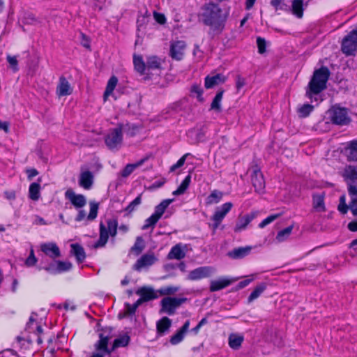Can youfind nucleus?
Returning a JSON list of instances; mask_svg holds the SVG:
<instances>
[{
	"instance_id": "obj_30",
	"label": "nucleus",
	"mask_w": 357,
	"mask_h": 357,
	"mask_svg": "<svg viewBox=\"0 0 357 357\" xmlns=\"http://www.w3.org/2000/svg\"><path fill=\"white\" fill-rule=\"evenodd\" d=\"M244 337L241 335L231 333L229 336V345L234 349H238L241 346Z\"/></svg>"
},
{
	"instance_id": "obj_1",
	"label": "nucleus",
	"mask_w": 357,
	"mask_h": 357,
	"mask_svg": "<svg viewBox=\"0 0 357 357\" xmlns=\"http://www.w3.org/2000/svg\"><path fill=\"white\" fill-rule=\"evenodd\" d=\"M222 13V9L218 5L211 2L202 6L198 17L199 21L209 26L213 32L220 33L226 20V16Z\"/></svg>"
},
{
	"instance_id": "obj_59",
	"label": "nucleus",
	"mask_w": 357,
	"mask_h": 357,
	"mask_svg": "<svg viewBox=\"0 0 357 357\" xmlns=\"http://www.w3.org/2000/svg\"><path fill=\"white\" fill-rule=\"evenodd\" d=\"M189 155V153H186L185 155H183L178 161L176 164L173 165L171 167H170V172H174L175 171L176 169L182 167L184 163H185V161L186 160V158L188 157V155Z\"/></svg>"
},
{
	"instance_id": "obj_3",
	"label": "nucleus",
	"mask_w": 357,
	"mask_h": 357,
	"mask_svg": "<svg viewBox=\"0 0 357 357\" xmlns=\"http://www.w3.org/2000/svg\"><path fill=\"white\" fill-rule=\"evenodd\" d=\"M118 222L116 219L107 220V227L102 223L100 224V237L95 243L94 248L104 247L107 243L109 235L114 237L117 233Z\"/></svg>"
},
{
	"instance_id": "obj_44",
	"label": "nucleus",
	"mask_w": 357,
	"mask_h": 357,
	"mask_svg": "<svg viewBox=\"0 0 357 357\" xmlns=\"http://www.w3.org/2000/svg\"><path fill=\"white\" fill-rule=\"evenodd\" d=\"M292 229H293V225H290V226L286 227L285 229L280 231L276 236V240L278 242L284 241L291 234Z\"/></svg>"
},
{
	"instance_id": "obj_48",
	"label": "nucleus",
	"mask_w": 357,
	"mask_h": 357,
	"mask_svg": "<svg viewBox=\"0 0 357 357\" xmlns=\"http://www.w3.org/2000/svg\"><path fill=\"white\" fill-rule=\"evenodd\" d=\"M142 202V194L139 195L126 208L125 211L131 213L135 210V208Z\"/></svg>"
},
{
	"instance_id": "obj_8",
	"label": "nucleus",
	"mask_w": 357,
	"mask_h": 357,
	"mask_svg": "<svg viewBox=\"0 0 357 357\" xmlns=\"http://www.w3.org/2000/svg\"><path fill=\"white\" fill-rule=\"evenodd\" d=\"M111 330L107 332L105 330L103 332L99 333V340L94 344V347L98 353L110 354L113 351L112 348H108V342L111 336L109 335Z\"/></svg>"
},
{
	"instance_id": "obj_19",
	"label": "nucleus",
	"mask_w": 357,
	"mask_h": 357,
	"mask_svg": "<svg viewBox=\"0 0 357 357\" xmlns=\"http://www.w3.org/2000/svg\"><path fill=\"white\" fill-rule=\"evenodd\" d=\"M257 215V212H252L245 216L240 217L234 228L236 232H238L246 228L248 225L256 218Z\"/></svg>"
},
{
	"instance_id": "obj_28",
	"label": "nucleus",
	"mask_w": 357,
	"mask_h": 357,
	"mask_svg": "<svg viewBox=\"0 0 357 357\" xmlns=\"http://www.w3.org/2000/svg\"><path fill=\"white\" fill-rule=\"evenodd\" d=\"M185 256V253L182 249V247L180 244H177L172 248L170 252L168 254V259H178L180 260L184 258Z\"/></svg>"
},
{
	"instance_id": "obj_22",
	"label": "nucleus",
	"mask_w": 357,
	"mask_h": 357,
	"mask_svg": "<svg viewBox=\"0 0 357 357\" xmlns=\"http://www.w3.org/2000/svg\"><path fill=\"white\" fill-rule=\"evenodd\" d=\"M251 249L250 246L239 247L229 252L227 255L234 259H242L250 254Z\"/></svg>"
},
{
	"instance_id": "obj_51",
	"label": "nucleus",
	"mask_w": 357,
	"mask_h": 357,
	"mask_svg": "<svg viewBox=\"0 0 357 357\" xmlns=\"http://www.w3.org/2000/svg\"><path fill=\"white\" fill-rule=\"evenodd\" d=\"M184 335L185 333L178 330L176 334L172 336L170 343L173 345L180 343L183 340Z\"/></svg>"
},
{
	"instance_id": "obj_32",
	"label": "nucleus",
	"mask_w": 357,
	"mask_h": 357,
	"mask_svg": "<svg viewBox=\"0 0 357 357\" xmlns=\"http://www.w3.org/2000/svg\"><path fill=\"white\" fill-rule=\"evenodd\" d=\"M172 325V321L167 317H162L156 324L157 331L159 333H164L169 330Z\"/></svg>"
},
{
	"instance_id": "obj_29",
	"label": "nucleus",
	"mask_w": 357,
	"mask_h": 357,
	"mask_svg": "<svg viewBox=\"0 0 357 357\" xmlns=\"http://www.w3.org/2000/svg\"><path fill=\"white\" fill-rule=\"evenodd\" d=\"M40 180V178H38V182L32 183L29 186V197L33 201H37L40 198V185L39 182Z\"/></svg>"
},
{
	"instance_id": "obj_52",
	"label": "nucleus",
	"mask_w": 357,
	"mask_h": 357,
	"mask_svg": "<svg viewBox=\"0 0 357 357\" xmlns=\"http://www.w3.org/2000/svg\"><path fill=\"white\" fill-rule=\"evenodd\" d=\"M313 110V106L310 104H305L301 108H299L298 112L300 113L301 116L306 117L307 116L310 112Z\"/></svg>"
},
{
	"instance_id": "obj_5",
	"label": "nucleus",
	"mask_w": 357,
	"mask_h": 357,
	"mask_svg": "<svg viewBox=\"0 0 357 357\" xmlns=\"http://www.w3.org/2000/svg\"><path fill=\"white\" fill-rule=\"evenodd\" d=\"M186 301V298H176L170 296L165 297L160 301L161 309L160 312H165L169 315H172L175 313L176 309Z\"/></svg>"
},
{
	"instance_id": "obj_58",
	"label": "nucleus",
	"mask_w": 357,
	"mask_h": 357,
	"mask_svg": "<svg viewBox=\"0 0 357 357\" xmlns=\"http://www.w3.org/2000/svg\"><path fill=\"white\" fill-rule=\"evenodd\" d=\"M6 59H7V61L8 62V63L10 64V66H11V68H13V70L15 72L18 70V67H17L18 61L17 60L16 56L8 55L7 57H6Z\"/></svg>"
},
{
	"instance_id": "obj_11",
	"label": "nucleus",
	"mask_w": 357,
	"mask_h": 357,
	"mask_svg": "<svg viewBox=\"0 0 357 357\" xmlns=\"http://www.w3.org/2000/svg\"><path fill=\"white\" fill-rule=\"evenodd\" d=\"M214 268L211 266H201L191 271L187 279L189 280H198L211 276Z\"/></svg>"
},
{
	"instance_id": "obj_10",
	"label": "nucleus",
	"mask_w": 357,
	"mask_h": 357,
	"mask_svg": "<svg viewBox=\"0 0 357 357\" xmlns=\"http://www.w3.org/2000/svg\"><path fill=\"white\" fill-rule=\"evenodd\" d=\"M251 181L255 190L257 193H263L265 188V181L264 176L258 167H255L251 175Z\"/></svg>"
},
{
	"instance_id": "obj_2",
	"label": "nucleus",
	"mask_w": 357,
	"mask_h": 357,
	"mask_svg": "<svg viewBox=\"0 0 357 357\" xmlns=\"http://www.w3.org/2000/svg\"><path fill=\"white\" fill-rule=\"evenodd\" d=\"M330 74V70L326 66L315 70L308 84L306 96L312 100L314 96H317L325 90Z\"/></svg>"
},
{
	"instance_id": "obj_18",
	"label": "nucleus",
	"mask_w": 357,
	"mask_h": 357,
	"mask_svg": "<svg viewBox=\"0 0 357 357\" xmlns=\"http://www.w3.org/2000/svg\"><path fill=\"white\" fill-rule=\"evenodd\" d=\"M93 183V175L91 172L86 170L80 174L79 185L86 190H89Z\"/></svg>"
},
{
	"instance_id": "obj_12",
	"label": "nucleus",
	"mask_w": 357,
	"mask_h": 357,
	"mask_svg": "<svg viewBox=\"0 0 357 357\" xmlns=\"http://www.w3.org/2000/svg\"><path fill=\"white\" fill-rule=\"evenodd\" d=\"M186 47L185 43L182 40H178L171 44L170 56L175 60L180 61L184 55V50Z\"/></svg>"
},
{
	"instance_id": "obj_36",
	"label": "nucleus",
	"mask_w": 357,
	"mask_h": 357,
	"mask_svg": "<svg viewBox=\"0 0 357 357\" xmlns=\"http://www.w3.org/2000/svg\"><path fill=\"white\" fill-rule=\"evenodd\" d=\"M223 93L224 90H220L218 91L211 102V109L216 110L218 112L221 111V100L222 99Z\"/></svg>"
},
{
	"instance_id": "obj_49",
	"label": "nucleus",
	"mask_w": 357,
	"mask_h": 357,
	"mask_svg": "<svg viewBox=\"0 0 357 357\" xmlns=\"http://www.w3.org/2000/svg\"><path fill=\"white\" fill-rule=\"evenodd\" d=\"M338 211L342 213L346 214L349 209V204L347 205L346 204V197L345 195H342L340 198V204L338 205Z\"/></svg>"
},
{
	"instance_id": "obj_43",
	"label": "nucleus",
	"mask_w": 357,
	"mask_h": 357,
	"mask_svg": "<svg viewBox=\"0 0 357 357\" xmlns=\"http://www.w3.org/2000/svg\"><path fill=\"white\" fill-rule=\"evenodd\" d=\"M145 247L144 241L142 236H137L135 241L134 245L132 247L131 250L133 251L137 255H139Z\"/></svg>"
},
{
	"instance_id": "obj_39",
	"label": "nucleus",
	"mask_w": 357,
	"mask_h": 357,
	"mask_svg": "<svg viewBox=\"0 0 357 357\" xmlns=\"http://www.w3.org/2000/svg\"><path fill=\"white\" fill-rule=\"evenodd\" d=\"M118 82V79L115 76H112L109 78L105 93H104V98L105 100L113 92Z\"/></svg>"
},
{
	"instance_id": "obj_13",
	"label": "nucleus",
	"mask_w": 357,
	"mask_h": 357,
	"mask_svg": "<svg viewBox=\"0 0 357 357\" xmlns=\"http://www.w3.org/2000/svg\"><path fill=\"white\" fill-rule=\"evenodd\" d=\"M66 197L76 208H82L86 204V199L83 195H76L72 189H68L65 192Z\"/></svg>"
},
{
	"instance_id": "obj_37",
	"label": "nucleus",
	"mask_w": 357,
	"mask_h": 357,
	"mask_svg": "<svg viewBox=\"0 0 357 357\" xmlns=\"http://www.w3.org/2000/svg\"><path fill=\"white\" fill-rule=\"evenodd\" d=\"M130 336L128 335H123L115 339L112 347V351H114L116 348L118 347L127 346L130 342Z\"/></svg>"
},
{
	"instance_id": "obj_41",
	"label": "nucleus",
	"mask_w": 357,
	"mask_h": 357,
	"mask_svg": "<svg viewBox=\"0 0 357 357\" xmlns=\"http://www.w3.org/2000/svg\"><path fill=\"white\" fill-rule=\"evenodd\" d=\"M190 181L191 176L190 175H188L182 181L178 188L173 192V195L177 196L183 194L188 188Z\"/></svg>"
},
{
	"instance_id": "obj_33",
	"label": "nucleus",
	"mask_w": 357,
	"mask_h": 357,
	"mask_svg": "<svg viewBox=\"0 0 357 357\" xmlns=\"http://www.w3.org/2000/svg\"><path fill=\"white\" fill-rule=\"evenodd\" d=\"M119 128H121V129H122V132H125L127 135L130 137L135 136L139 131V126L132 123L119 125Z\"/></svg>"
},
{
	"instance_id": "obj_64",
	"label": "nucleus",
	"mask_w": 357,
	"mask_h": 357,
	"mask_svg": "<svg viewBox=\"0 0 357 357\" xmlns=\"http://www.w3.org/2000/svg\"><path fill=\"white\" fill-rule=\"evenodd\" d=\"M349 209L354 216H357V201L351 200L349 202Z\"/></svg>"
},
{
	"instance_id": "obj_38",
	"label": "nucleus",
	"mask_w": 357,
	"mask_h": 357,
	"mask_svg": "<svg viewBox=\"0 0 357 357\" xmlns=\"http://www.w3.org/2000/svg\"><path fill=\"white\" fill-rule=\"evenodd\" d=\"M223 193L219 190H213L206 198L207 204H213L218 203L222 198Z\"/></svg>"
},
{
	"instance_id": "obj_14",
	"label": "nucleus",
	"mask_w": 357,
	"mask_h": 357,
	"mask_svg": "<svg viewBox=\"0 0 357 357\" xmlns=\"http://www.w3.org/2000/svg\"><path fill=\"white\" fill-rule=\"evenodd\" d=\"M40 250L52 259H56L61 256L60 250L54 243H43L40 245Z\"/></svg>"
},
{
	"instance_id": "obj_55",
	"label": "nucleus",
	"mask_w": 357,
	"mask_h": 357,
	"mask_svg": "<svg viewBox=\"0 0 357 357\" xmlns=\"http://www.w3.org/2000/svg\"><path fill=\"white\" fill-rule=\"evenodd\" d=\"M36 262H37V259L35 257L33 250L31 248L30 250L29 256L27 257V259L25 261V264L27 266L30 267V266H33L36 264Z\"/></svg>"
},
{
	"instance_id": "obj_63",
	"label": "nucleus",
	"mask_w": 357,
	"mask_h": 357,
	"mask_svg": "<svg viewBox=\"0 0 357 357\" xmlns=\"http://www.w3.org/2000/svg\"><path fill=\"white\" fill-rule=\"evenodd\" d=\"M137 307H134V305H130L129 303H126V314L128 315L135 314Z\"/></svg>"
},
{
	"instance_id": "obj_40",
	"label": "nucleus",
	"mask_w": 357,
	"mask_h": 357,
	"mask_svg": "<svg viewBox=\"0 0 357 357\" xmlns=\"http://www.w3.org/2000/svg\"><path fill=\"white\" fill-rule=\"evenodd\" d=\"M146 64L148 70L159 69L161 65L160 59L155 56L148 57Z\"/></svg>"
},
{
	"instance_id": "obj_21",
	"label": "nucleus",
	"mask_w": 357,
	"mask_h": 357,
	"mask_svg": "<svg viewBox=\"0 0 357 357\" xmlns=\"http://www.w3.org/2000/svg\"><path fill=\"white\" fill-rule=\"evenodd\" d=\"M342 176L347 184L349 183L353 184V183L357 181V166H347Z\"/></svg>"
},
{
	"instance_id": "obj_62",
	"label": "nucleus",
	"mask_w": 357,
	"mask_h": 357,
	"mask_svg": "<svg viewBox=\"0 0 357 357\" xmlns=\"http://www.w3.org/2000/svg\"><path fill=\"white\" fill-rule=\"evenodd\" d=\"M191 91L195 93H196L197 95V98L199 100H203V98H202L203 90L202 89V88L200 86H199L197 85H193L192 86Z\"/></svg>"
},
{
	"instance_id": "obj_34",
	"label": "nucleus",
	"mask_w": 357,
	"mask_h": 357,
	"mask_svg": "<svg viewBox=\"0 0 357 357\" xmlns=\"http://www.w3.org/2000/svg\"><path fill=\"white\" fill-rule=\"evenodd\" d=\"M266 288V284L265 283H261L258 284L249 296L248 298V303H251L257 299L264 291Z\"/></svg>"
},
{
	"instance_id": "obj_46",
	"label": "nucleus",
	"mask_w": 357,
	"mask_h": 357,
	"mask_svg": "<svg viewBox=\"0 0 357 357\" xmlns=\"http://www.w3.org/2000/svg\"><path fill=\"white\" fill-rule=\"evenodd\" d=\"M178 289L179 288L178 287L167 286L161 287L158 290V292L162 296L171 295L177 292Z\"/></svg>"
},
{
	"instance_id": "obj_9",
	"label": "nucleus",
	"mask_w": 357,
	"mask_h": 357,
	"mask_svg": "<svg viewBox=\"0 0 357 357\" xmlns=\"http://www.w3.org/2000/svg\"><path fill=\"white\" fill-rule=\"evenodd\" d=\"M106 145L109 149H114L122 142V129L116 127L111 130L105 139Z\"/></svg>"
},
{
	"instance_id": "obj_57",
	"label": "nucleus",
	"mask_w": 357,
	"mask_h": 357,
	"mask_svg": "<svg viewBox=\"0 0 357 357\" xmlns=\"http://www.w3.org/2000/svg\"><path fill=\"white\" fill-rule=\"evenodd\" d=\"M43 269L50 274L56 275L59 274L57 271V262L55 261L50 264L48 266L43 267Z\"/></svg>"
},
{
	"instance_id": "obj_56",
	"label": "nucleus",
	"mask_w": 357,
	"mask_h": 357,
	"mask_svg": "<svg viewBox=\"0 0 357 357\" xmlns=\"http://www.w3.org/2000/svg\"><path fill=\"white\" fill-rule=\"evenodd\" d=\"M258 52L259 54H264L266 52V42L264 38L258 37L257 38Z\"/></svg>"
},
{
	"instance_id": "obj_31",
	"label": "nucleus",
	"mask_w": 357,
	"mask_h": 357,
	"mask_svg": "<svg viewBox=\"0 0 357 357\" xmlns=\"http://www.w3.org/2000/svg\"><path fill=\"white\" fill-rule=\"evenodd\" d=\"M346 150L348 160L357 161V140L350 142Z\"/></svg>"
},
{
	"instance_id": "obj_16",
	"label": "nucleus",
	"mask_w": 357,
	"mask_h": 357,
	"mask_svg": "<svg viewBox=\"0 0 357 357\" xmlns=\"http://www.w3.org/2000/svg\"><path fill=\"white\" fill-rule=\"evenodd\" d=\"M157 292L158 291H155V290L151 287L144 286L138 289L136 294L140 296L145 302H148L158 297Z\"/></svg>"
},
{
	"instance_id": "obj_4",
	"label": "nucleus",
	"mask_w": 357,
	"mask_h": 357,
	"mask_svg": "<svg viewBox=\"0 0 357 357\" xmlns=\"http://www.w3.org/2000/svg\"><path fill=\"white\" fill-rule=\"evenodd\" d=\"M328 114L331 122L336 125H347L350 122L347 109L339 106H333L328 110Z\"/></svg>"
},
{
	"instance_id": "obj_42",
	"label": "nucleus",
	"mask_w": 357,
	"mask_h": 357,
	"mask_svg": "<svg viewBox=\"0 0 357 357\" xmlns=\"http://www.w3.org/2000/svg\"><path fill=\"white\" fill-rule=\"evenodd\" d=\"M303 0H294L292 2V11L294 15L301 18L303 15Z\"/></svg>"
},
{
	"instance_id": "obj_15",
	"label": "nucleus",
	"mask_w": 357,
	"mask_h": 357,
	"mask_svg": "<svg viewBox=\"0 0 357 357\" xmlns=\"http://www.w3.org/2000/svg\"><path fill=\"white\" fill-rule=\"evenodd\" d=\"M157 261L153 254H145L142 255L135 263V269L140 271L142 268L150 266Z\"/></svg>"
},
{
	"instance_id": "obj_7",
	"label": "nucleus",
	"mask_w": 357,
	"mask_h": 357,
	"mask_svg": "<svg viewBox=\"0 0 357 357\" xmlns=\"http://www.w3.org/2000/svg\"><path fill=\"white\" fill-rule=\"evenodd\" d=\"M233 207L231 202H227L221 206L216 208L211 220L214 222L213 229L215 231L220 225L221 222Z\"/></svg>"
},
{
	"instance_id": "obj_6",
	"label": "nucleus",
	"mask_w": 357,
	"mask_h": 357,
	"mask_svg": "<svg viewBox=\"0 0 357 357\" xmlns=\"http://www.w3.org/2000/svg\"><path fill=\"white\" fill-rule=\"evenodd\" d=\"M342 51L347 55H354L357 52V28L344 37L342 42Z\"/></svg>"
},
{
	"instance_id": "obj_25",
	"label": "nucleus",
	"mask_w": 357,
	"mask_h": 357,
	"mask_svg": "<svg viewBox=\"0 0 357 357\" xmlns=\"http://www.w3.org/2000/svg\"><path fill=\"white\" fill-rule=\"evenodd\" d=\"M71 253L75 257L77 261L80 264L86 258V254L84 248L78 243L70 245Z\"/></svg>"
},
{
	"instance_id": "obj_20",
	"label": "nucleus",
	"mask_w": 357,
	"mask_h": 357,
	"mask_svg": "<svg viewBox=\"0 0 357 357\" xmlns=\"http://www.w3.org/2000/svg\"><path fill=\"white\" fill-rule=\"evenodd\" d=\"M226 77L222 74H216L213 76H207L205 78V87L211 89L225 82Z\"/></svg>"
},
{
	"instance_id": "obj_17",
	"label": "nucleus",
	"mask_w": 357,
	"mask_h": 357,
	"mask_svg": "<svg viewBox=\"0 0 357 357\" xmlns=\"http://www.w3.org/2000/svg\"><path fill=\"white\" fill-rule=\"evenodd\" d=\"M56 92L59 96H66L72 93L73 89L68 81L63 76L59 78L56 87Z\"/></svg>"
},
{
	"instance_id": "obj_61",
	"label": "nucleus",
	"mask_w": 357,
	"mask_h": 357,
	"mask_svg": "<svg viewBox=\"0 0 357 357\" xmlns=\"http://www.w3.org/2000/svg\"><path fill=\"white\" fill-rule=\"evenodd\" d=\"M245 85V79L243 77L238 75L236 77V87L238 91H240Z\"/></svg>"
},
{
	"instance_id": "obj_45",
	"label": "nucleus",
	"mask_w": 357,
	"mask_h": 357,
	"mask_svg": "<svg viewBox=\"0 0 357 357\" xmlns=\"http://www.w3.org/2000/svg\"><path fill=\"white\" fill-rule=\"evenodd\" d=\"M89 205L90 212L87 216V220L91 221L93 220L97 217L99 204L96 202H91L89 203Z\"/></svg>"
},
{
	"instance_id": "obj_27",
	"label": "nucleus",
	"mask_w": 357,
	"mask_h": 357,
	"mask_svg": "<svg viewBox=\"0 0 357 357\" xmlns=\"http://www.w3.org/2000/svg\"><path fill=\"white\" fill-rule=\"evenodd\" d=\"M324 197V193L313 195V207L316 211L321 212L326 211Z\"/></svg>"
},
{
	"instance_id": "obj_54",
	"label": "nucleus",
	"mask_w": 357,
	"mask_h": 357,
	"mask_svg": "<svg viewBox=\"0 0 357 357\" xmlns=\"http://www.w3.org/2000/svg\"><path fill=\"white\" fill-rule=\"evenodd\" d=\"M280 216V214H274L269 215L266 218H265L261 223H259V227L260 228H264L275 220H276Z\"/></svg>"
},
{
	"instance_id": "obj_23",
	"label": "nucleus",
	"mask_w": 357,
	"mask_h": 357,
	"mask_svg": "<svg viewBox=\"0 0 357 357\" xmlns=\"http://www.w3.org/2000/svg\"><path fill=\"white\" fill-rule=\"evenodd\" d=\"M234 282L233 280H229L227 278H220L218 280L211 281L210 291L213 292L222 289Z\"/></svg>"
},
{
	"instance_id": "obj_53",
	"label": "nucleus",
	"mask_w": 357,
	"mask_h": 357,
	"mask_svg": "<svg viewBox=\"0 0 357 357\" xmlns=\"http://www.w3.org/2000/svg\"><path fill=\"white\" fill-rule=\"evenodd\" d=\"M348 193L351 198V200L357 201V186L351 183H348Z\"/></svg>"
},
{
	"instance_id": "obj_24",
	"label": "nucleus",
	"mask_w": 357,
	"mask_h": 357,
	"mask_svg": "<svg viewBox=\"0 0 357 357\" xmlns=\"http://www.w3.org/2000/svg\"><path fill=\"white\" fill-rule=\"evenodd\" d=\"M148 158H149L148 157H145V158L139 160V161H137L135 163L128 164L123 168V169L121 171V176L122 177H124V178L128 177V176H130L133 172V171L136 168H137V167H140L141 165H142L148 160Z\"/></svg>"
},
{
	"instance_id": "obj_35",
	"label": "nucleus",
	"mask_w": 357,
	"mask_h": 357,
	"mask_svg": "<svg viewBox=\"0 0 357 357\" xmlns=\"http://www.w3.org/2000/svg\"><path fill=\"white\" fill-rule=\"evenodd\" d=\"M133 62L136 70L141 74H144L146 70V64L144 62L142 57L141 56L134 55Z\"/></svg>"
},
{
	"instance_id": "obj_47",
	"label": "nucleus",
	"mask_w": 357,
	"mask_h": 357,
	"mask_svg": "<svg viewBox=\"0 0 357 357\" xmlns=\"http://www.w3.org/2000/svg\"><path fill=\"white\" fill-rule=\"evenodd\" d=\"M56 262L58 273L68 271L73 267V264L70 261H56Z\"/></svg>"
},
{
	"instance_id": "obj_26",
	"label": "nucleus",
	"mask_w": 357,
	"mask_h": 357,
	"mask_svg": "<svg viewBox=\"0 0 357 357\" xmlns=\"http://www.w3.org/2000/svg\"><path fill=\"white\" fill-rule=\"evenodd\" d=\"M174 202V199H167L162 200L158 205L155 207V211L153 213L158 220H160L165 213L167 208Z\"/></svg>"
},
{
	"instance_id": "obj_50",
	"label": "nucleus",
	"mask_w": 357,
	"mask_h": 357,
	"mask_svg": "<svg viewBox=\"0 0 357 357\" xmlns=\"http://www.w3.org/2000/svg\"><path fill=\"white\" fill-rule=\"evenodd\" d=\"M158 219L153 214L145 220V224L142 226V229L145 230L149 227H153L158 222Z\"/></svg>"
},
{
	"instance_id": "obj_60",
	"label": "nucleus",
	"mask_w": 357,
	"mask_h": 357,
	"mask_svg": "<svg viewBox=\"0 0 357 357\" xmlns=\"http://www.w3.org/2000/svg\"><path fill=\"white\" fill-rule=\"evenodd\" d=\"M153 17H154L155 20L160 24H164L166 22V17H165V15L162 13H160L156 11H154Z\"/></svg>"
}]
</instances>
